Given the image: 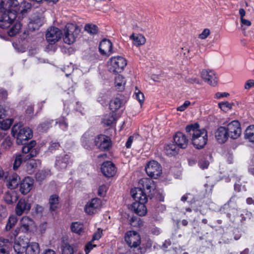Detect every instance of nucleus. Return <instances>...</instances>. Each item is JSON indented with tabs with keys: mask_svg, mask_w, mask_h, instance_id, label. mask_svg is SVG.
I'll use <instances>...</instances> for the list:
<instances>
[{
	"mask_svg": "<svg viewBox=\"0 0 254 254\" xmlns=\"http://www.w3.org/2000/svg\"><path fill=\"white\" fill-rule=\"evenodd\" d=\"M31 3L23 1L15 7L9 8L6 12L5 11L0 19V27L2 29L10 27L11 23L19 15V17H23L31 9Z\"/></svg>",
	"mask_w": 254,
	"mask_h": 254,
	"instance_id": "f257e3e1",
	"label": "nucleus"
},
{
	"mask_svg": "<svg viewBox=\"0 0 254 254\" xmlns=\"http://www.w3.org/2000/svg\"><path fill=\"white\" fill-rule=\"evenodd\" d=\"M186 131L195 148L201 149L204 147L208 139L206 129L199 128L198 124L194 123L188 125Z\"/></svg>",
	"mask_w": 254,
	"mask_h": 254,
	"instance_id": "f03ea898",
	"label": "nucleus"
},
{
	"mask_svg": "<svg viewBox=\"0 0 254 254\" xmlns=\"http://www.w3.org/2000/svg\"><path fill=\"white\" fill-rule=\"evenodd\" d=\"M11 134L16 138V142L18 144L24 145L26 141L33 136L32 131L29 127H23L20 124L13 126L11 129Z\"/></svg>",
	"mask_w": 254,
	"mask_h": 254,
	"instance_id": "7ed1b4c3",
	"label": "nucleus"
},
{
	"mask_svg": "<svg viewBox=\"0 0 254 254\" xmlns=\"http://www.w3.org/2000/svg\"><path fill=\"white\" fill-rule=\"evenodd\" d=\"M127 64V61L123 57H113L110 60L109 69L113 73H120L124 69Z\"/></svg>",
	"mask_w": 254,
	"mask_h": 254,
	"instance_id": "20e7f679",
	"label": "nucleus"
},
{
	"mask_svg": "<svg viewBox=\"0 0 254 254\" xmlns=\"http://www.w3.org/2000/svg\"><path fill=\"white\" fill-rule=\"evenodd\" d=\"M79 33V29L73 24H66L64 28V42L67 44H71L75 42Z\"/></svg>",
	"mask_w": 254,
	"mask_h": 254,
	"instance_id": "39448f33",
	"label": "nucleus"
},
{
	"mask_svg": "<svg viewBox=\"0 0 254 254\" xmlns=\"http://www.w3.org/2000/svg\"><path fill=\"white\" fill-rule=\"evenodd\" d=\"M34 224L33 220L28 217H23L20 221L19 227L11 232V239H14L20 233L28 232L30 228Z\"/></svg>",
	"mask_w": 254,
	"mask_h": 254,
	"instance_id": "423d86ee",
	"label": "nucleus"
},
{
	"mask_svg": "<svg viewBox=\"0 0 254 254\" xmlns=\"http://www.w3.org/2000/svg\"><path fill=\"white\" fill-rule=\"evenodd\" d=\"M146 174L150 177L157 179L162 174V167L154 160L149 161L145 167Z\"/></svg>",
	"mask_w": 254,
	"mask_h": 254,
	"instance_id": "0eeeda50",
	"label": "nucleus"
},
{
	"mask_svg": "<svg viewBox=\"0 0 254 254\" xmlns=\"http://www.w3.org/2000/svg\"><path fill=\"white\" fill-rule=\"evenodd\" d=\"M226 129L229 137L232 139L238 138L242 133L240 123L237 120H234L229 123Z\"/></svg>",
	"mask_w": 254,
	"mask_h": 254,
	"instance_id": "6e6552de",
	"label": "nucleus"
},
{
	"mask_svg": "<svg viewBox=\"0 0 254 254\" xmlns=\"http://www.w3.org/2000/svg\"><path fill=\"white\" fill-rule=\"evenodd\" d=\"M72 159L70 154H63L56 157L55 167L59 170H64L68 166L72 164Z\"/></svg>",
	"mask_w": 254,
	"mask_h": 254,
	"instance_id": "1a4fd4ad",
	"label": "nucleus"
},
{
	"mask_svg": "<svg viewBox=\"0 0 254 254\" xmlns=\"http://www.w3.org/2000/svg\"><path fill=\"white\" fill-rule=\"evenodd\" d=\"M96 146L102 151L108 150L111 147V138L104 134H99L94 138Z\"/></svg>",
	"mask_w": 254,
	"mask_h": 254,
	"instance_id": "9d476101",
	"label": "nucleus"
},
{
	"mask_svg": "<svg viewBox=\"0 0 254 254\" xmlns=\"http://www.w3.org/2000/svg\"><path fill=\"white\" fill-rule=\"evenodd\" d=\"M62 32L61 30L55 27L49 28L46 32V38L50 44H54L61 38Z\"/></svg>",
	"mask_w": 254,
	"mask_h": 254,
	"instance_id": "9b49d317",
	"label": "nucleus"
},
{
	"mask_svg": "<svg viewBox=\"0 0 254 254\" xmlns=\"http://www.w3.org/2000/svg\"><path fill=\"white\" fill-rule=\"evenodd\" d=\"M125 240L130 248H136L140 244V236L134 231L127 232L126 234Z\"/></svg>",
	"mask_w": 254,
	"mask_h": 254,
	"instance_id": "f8f14e48",
	"label": "nucleus"
},
{
	"mask_svg": "<svg viewBox=\"0 0 254 254\" xmlns=\"http://www.w3.org/2000/svg\"><path fill=\"white\" fill-rule=\"evenodd\" d=\"M36 144L35 140H31L29 143L24 145L22 148L23 153L27 154L25 158L30 159V158L36 156L39 153V149L38 148H34Z\"/></svg>",
	"mask_w": 254,
	"mask_h": 254,
	"instance_id": "ddd939ff",
	"label": "nucleus"
},
{
	"mask_svg": "<svg viewBox=\"0 0 254 254\" xmlns=\"http://www.w3.org/2000/svg\"><path fill=\"white\" fill-rule=\"evenodd\" d=\"M200 74L202 79L209 85L214 86L217 84V79L214 71L203 69L201 71Z\"/></svg>",
	"mask_w": 254,
	"mask_h": 254,
	"instance_id": "4468645a",
	"label": "nucleus"
},
{
	"mask_svg": "<svg viewBox=\"0 0 254 254\" xmlns=\"http://www.w3.org/2000/svg\"><path fill=\"white\" fill-rule=\"evenodd\" d=\"M29 244V240L27 238H21L19 237L15 240L13 245L14 251L18 254L25 252L27 244Z\"/></svg>",
	"mask_w": 254,
	"mask_h": 254,
	"instance_id": "2eb2a0df",
	"label": "nucleus"
},
{
	"mask_svg": "<svg viewBox=\"0 0 254 254\" xmlns=\"http://www.w3.org/2000/svg\"><path fill=\"white\" fill-rule=\"evenodd\" d=\"M103 174L107 177H111L115 175L116 168L115 165L111 161L104 162L101 168Z\"/></svg>",
	"mask_w": 254,
	"mask_h": 254,
	"instance_id": "dca6fc26",
	"label": "nucleus"
},
{
	"mask_svg": "<svg viewBox=\"0 0 254 254\" xmlns=\"http://www.w3.org/2000/svg\"><path fill=\"white\" fill-rule=\"evenodd\" d=\"M234 217L238 218L242 223L250 219L252 217V213L247 209H234L232 210Z\"/></svg>",
	"mask_w": 254,
	"mask_h": 254,
	"instance_id": "f3484780",
	"label": "nucleus"
},
{
	"mask_svg": "<svg viewBox=\"0 0 254 254\" xmlns=\"http://www.w3.org/2000/svg\"><path fill=\"white\" fill-rule=\"evenodd\" d=\"M101 204V202L99 198H93L86 204L84 210L88 214H94L96 211L97 209L100 207Z\"/></svg>",
	"mask_w": 254,
	"mask_h": 254,
	"instance_id": "a211bd4d",
	"label": "nucleus"
},
{
	"mask_svg": "<svg viewBox=\"0 0 254 254\" xmlns=\"http://www.w3.org/2000/svg\"><path fill=\"white\" fill-rule=\"evenodd\" d=\"M132 198L135 201L147 202V197L146 193L140 188H135L130 190Z\"/></svg>",
	"mask_w": 254,
	"mask_h": 254,
	"instance_id": "6ab92c4d",
	"label": "nucleus"
},
{
	"mask_svg": "<svg viewBox=\"0 0 254 254\" xmlns=\"http://www.w3.org/2000/svg\"><path fill=\"white\" fill-rule=\"evenodd\" d=\"M174 142L180 148H186L188 144V140L186 136L181 132H178L174 136Z\"/></svg>",
	"mask_w": 254,
	"mask_h": 254,
	"instance_id": "aec40b11",
	"label": "nucleus"
},
{
	"mask_svg": "<svg viewBox=\"0 0 254 254\" xmlns=\"http://www.w3.org/2000/svg\"><path fill=\"white\" fill-rule=\"evenodd\" d=\"M31 208V205L24 199H20L17 204L15 212L18 216L21 215L23 213H27Z\"/></svg>",
	"mask_w": 254,
	"mask_h": 254,
	"instance_id": "412c9836",
	"label": "nucleus"
},
{
	"mask_svg": "<svg viewBox=\"0 0 254 254\" xmlns=\"http://www.w3.org/2000/svg\"><path fill=\"white\" fill-rule=\"evenodd\" d=\"M34 180L31 177H25L20 185V191L22 194L28 193L32 189Z\"/></svg>",
	"mask_w": 254,
	"mask_h": 254,
	"instance_id": "4be33fe9",
	"label": "nucleus"
},
{
	"mask_svg": "<svg viewBox=\"0 0 254 254\" xmlns=\"http://www.w3.org/2000/svg\"><path fill=\"white\" fill-rule=\"evenodd\" d=\"M99 49L103 55H110L112 53V44L109 40L104 39L100 43Z\"/></svg>",
	"mask_w": 254,
	"mask_h": 254,
	"instance_id": "5701e85b",
	"label": "nucleus"
},
{
	"mask_svg": "<svg viewBox=\"0 0 254 254\" xmlns=\"http://www.w3.org/2000/svg\"><path fill=\"white\" fill-rule=\"evenodd\" d=\"M145 203L135 201L132 204L131 209L138 215L140 216H144L147 213V208L145 205Z\"/></svg>",
	"mask_w": 254,
	"mask_h": 254,
	"instance_id": "b1692460",
	"label": "nucleus"
},
{
	"mask_svg": "<svg viewBox=\"0 0 254 254\" xmlns=\"http://www.w3.org/2000/svg\"><path fill=\"white\" fill-rule=\"evenodd\" d=\"M215 136L219 143H225L229 137L226 127H218L215 132Z\"/></svg>",
	"mask_w": 254,
	"mask_h": 254,
	"instance_id": "393cba45",
	"label": "nucleus"
},
{
	"mask_svg": "<svg viewBox=\"0 0 254 254\" xmlns=\"http://www.w3.org/2000/svg\"><path fill=\"white\" fill-rule=\"evenodd\" d=\"M139 188L144 190L146 193L151 192L152 189H154V184L153 181L147 178H143L139 181Z\"/></svg>",
	"mask_w": 254,
	"mask_h": 254,
	"instance_id": "a878e982",
	"label": "nucleus"
},
{
	"mask_svg": "<svg viewBox=\"0 0 254 254\" xmlns=\"http://www.w3.org/2000/svg\"><path fill=\"white\" fill-rule=\"evenodd\" d=\"M18 4L17 0H2L0 3V13H4L9 8L15 7Z\"/></svg>",
	"mask_w": 254,
	"mask_h": 254,
	"instance_id": "bb28decb",
	"label": "nucleus"
},
{
	"mask_svg": "<svg viewBox=\"0 0 254 254\" xmlns=\"http://www.w3.org/2000/svg\"><path fill=\"white\" fill-rule=\"evenodd\" d=\"M93 136L90 132H86L81 137V142L84 148L89 149L93 146Z\"/></svg>",
	"mask_w": 254,
	"mask_h": 254,
	"instance_id": "cd10ccee",
	"label": "nucleus"
},
{
	"mask_svg": "<svg viewBox=\"0 0 254 254\" xmlns=\"http://www.w3.org/2000/svg\"><path fill=\"white\" fill-rule=\"evenodd\" d=\"M129 39L132 41V44L136 47L142 46L146 42L145 37L140 34L133 33L129 36Z\"/></svg>",
	"mask_w": 254,
	"mask_h": 254,
	"instance_id": "c85d7f7f",
	"label": "nucleus"
},
{
	"mask_svg": "<svg viewBox=\"0 0 254 254\" xmlns=\"http://www.w3.org/2000/svg\"><path fill=\"white\" fill-rule=\"evenodd\" d=\"M43 23V19L39 16H35L30 19L28 24L29 29L35 30L38 29Z\"/></svg>",
	"mask_w": 254,
	"mask_h": 254,
	"instance_id": "c756f323",
	"label": "nucleus"
},
{
	"mask_svg": "<svg viewBox=\"0 0 254 254\" xmlns=\"http://www.w3.org/2000/svg\"><path fill=\"white\" fill-rule=\"evenodd\" d=\"M7 186L11 190L16 188L20 182V177L16 174H13L10 176L7 181Z\"/></svg>",
	"mask_w": 254,
	"mask_h": 254,
	"instance_id": "7c9ffc66",
	"label": "nucleus"
},
{
	"mask_svg": "<svg viewBox=\"0 0 254 254\" xmlns=\"http://www.w3.org/2000/svg\"><path fill=\"white\" fill-rule=\"evenodd\" d=\"M178 148L175 144L170 143L165 146L164 150L167 155L175 156L178 153Z\"/></svg>",
	"mask_w": 254,
	"mask_h": 254,
	"instance_id": "2f4dec72",
	"label": "nucleus"
},
{
	"mask_svg": "<svg viewBox=\"0 0 254 254\" xmlns=\"http://www.w3.org/2000/svg\"><path fill=\"white\" fill-rule=\"evenodd\" d=\"M25 252L26 254H39L40 252L39 245L36 242L28 244Z\"/></svg>",
	"mask_w": 254,
	"mask_h": 254,
	"instance_id": "473e14b6",
	"label": "nucleus"
},
{
	"mask_svg": "<svg viewBox=\"0 0 254 254\" xmlns=\"http://www.w3.org/2000/svg\"><path fill=\"white\" fill-rule=\"evenodd\" d=\"M3 199L7 203L11 204L17 201L18 196L15 191L10 190L4 194Z\"/></svg>",
	"mask_w": 254,
	"mask_h": 254,
	"instance_id": "72a5a7b5",
	"label": "nucleus"
},
{
	"mask_svg": "<svg viewBox=\"0 0 254 254\" xmlns=\"http://www.w3.org/2000/svg\"><path fill=\"white\" fill-rule=\"evenodd\" d=\"M40 164L39 160H31L27 162L25 166V170L28 174H32L34 173L38 165Z\"/></svg>",
	"mask_w": 254,
	"mask_h": 254,
	"instance_id": "f704fd0d",
	"label": "nucleus"
},
{
	"mask_svg": "<svg viewBox=\"0 0 254 254\" xmlns=\"http://www.w3.org/2000/svg\"><path fill=\"white\" fill-rule=\"evenodd\" d=\"M14 20H15L13 21L10 25H12L11 27L7 31L8 35L11 37L14 36L18 33L21 28V23L18 21H16L14 22Z\"/></svg>",
	"mask_w": 254,
	"mask_h": 254,
	"instance_id": "c9c22d12",
	"label": "nucleus"
},
{
	"mask_svg": "<svg viewBox=\"0 0 254 254\" xmlns=\"http://www.w3.org/2000/svg\"><path fill=\"white\" fill-rule=\"evenodd\" d=\"M123 101L119 98H115L112 99L110 103V108L112 112H116L121 108Z\"/></svg>",
	"mask_w": 254,
	"mask_h": 254,
	"instance_id": "e433bc0d",
	"label": "nucleus"
},
{
	"mask_svg": "<svg viewBox=\"0 0 254 254\" xmlns=\"http://www.w3.org/2000/svg\"><path fill=\"white\" fill-rule=\"evenodd\" d=\"M59 196L56 194L52 195L49 198L50 210L52 211L56 210L59 205Z\"/></svg>",
	"mask_w": 254,
	"mask_h": 254,
	"instance_id": "4c0bfd02",
	"label": "nucleus"
},
{
	"mask_svg": "<svg viewBox=\"0 0 254 254\" xmlns=\"http://www.w3.org/2000/svg\"><path fill=\"white\" fill-rule=\"evenodd\" d=\"M70 228L72 232L79 235L81 234L84 232L83 224L78 222L72 223Z\"/></svg>",
	"mask_w": 254,
	"mask_h": 254,
	"instance_id": "58836bf2",
	"label": "nucleus"
},
{
	"mask_svg": "<svg viewBox=\"0 0 254 254\" xmlns=\"http://www.w3.org/2000/svg\"><path fill=\"white\" fill-rule=\"evenodd\" d=\"M115 121V119L114 115L112 113H110L104 116L103 117L102 123L104 126H110Z\"/></svg>",
	"mask_w": 254,
	"mask_h": 254,
	"instance_id": "ea45409f",
	"label": "nucleus"
},
{
	"mask_svg": "<svg viewBox=\"0 0 254 254\" xmlns=\"http://www.w3.org/2000/svg\"><path fill=\"white\" fill-rule=\"evenodd\" d=\"M245 136L250 141L254 142V125L250 126L247 128Z\"/></svg>",
	"mask_w": 254,
	"mask_h": 254,
	"instance_id": "a19ab883",
	"label": "nucleus"
},
{
	"mask_svg": "<svg viewBox=\"0 0 254 254\" xmlns=\"http://www.w3.org/2000/svg\"><path fill=\"white\" fill-rule=\"evenodd\" d=\"M84 30L91 35H95L98 33V27L93 24H87L85 25Z\"/></svg>",
	"mask_w": 254,
	"mask_h": 254,
	"instance_id": "79ce46f5",
	"label": "nucleus"
},
{
	"mask_svg": "<svg viewBox=\"0 0 254 254\" xmlns=\"http://www.w3.org/2000/svg\"><path fill=\"white\" fill-rule=\"evenodd\" d=\"M49 170H41L36 174V179L37 181L42 182L50 174Z\"/></svg>",
	"mask_w": 254,
	"mask_h": 254,
	"instance_id": "37998d69",
	"label": "nucleus"
},
{
	"mask_svg": "<svg viewBox=\"0 0 254 254\" xmlns=\"http://www.w3.org/2000/svg\"><path fill=\"white\" fill-rule=\"evenodd\" d=\"M8 240L3 238L0 239V254H9L7 246L5 244Z\"/></svg>",
	"mask_w": 254,
	"mask_h": 254,
	"instance_id": "c03bdc74",
	"label": "nucleus"
},
{
	"mask_svg": "<svg viewBox=\"0 0 254 254\" xmlns=\"http://www.w3.org/2000/svg\"><path fill=\"white\" fill-rule=\"evenodd\" d=\"M73 247L67 243H64L62 246V254H73Z\"/></svg>",
	"mask_w": 254,
	"mask_h": 254,
	"instance_id": "a18cd8bd",
	"label": "nucleus"
},
{
	"mask_svg": "<svg viewBox=\"0 0 254 254\" xmlns=\"http://www.w3.org/2000/svg\"><path fill=\"white\" fill-rule=\"evenodd\" d=\"M53 120H47L43 123L40 124L38 127L39 131H45L48 130L51 127Z\"/></svg>",
	"mask_w": 254,
	"mask_h": 254,
	"instance_id": "49530a36",
	"label": "nucleus"
},
{
	"mask_svg": "<svg viewBox=\"0 0 254 254\" xmlns=\"http://www.w3.org/2000/svg\"><path fill=\"white\" fill-rule=\"evenodd\" d=\"M13 119H7L6 120H3L2 121H0V128L2 129L6 130L8 129L13 123Z\"/></svg>",
	"mask_w": 254,
	"mask_h": 254,
	"instance_id": "de8ad7c7",
	"label": "nucleus"
},
{
	"mask_svg": "<svg viewBox=\"0 0 254 254\" xmlns=\"http://www.w3.org/2000/svg\"><path fill=\"white\" fill-rule=\"evenodd\" d=\"M56 124H59L60 127L63 130H65L67 128L68 124L66 122V119L64 117H61L56 120Z\"/></svg>",
	"mask_w": 254,
	"mask_h": 254,
	"instance_id": "09e8293b",
	"label": "nucleus"
},
{
	"mask_svg": "<svg viewBox=\"0 0 254 254\" xmlns=\"http://www.w3.org/2000/svg\"><path fill=\"white\" fill-rule=\"evenodd\" d=\"M17 221V218L14 216H11L9 217L7 223L5 226L7 231L10 230L14 226Z\"/></svg>",
	"mask_w": 254,
	"mask_h": 254,
	"instance_id": "8fccbe9b",
	"label": "nucleus"
},
{
	"mask_svg": "<svg viewBox=\"0 0 254 254\" xmlns=\"http://www.w3.org/2000/svg\"><path fill=\"white\" fill-rule=\"evenodd\" d=\"M23 157L24 156H22L21 154L16 155L15 156L13 166V170H16L21 165L22 162V159Z\"/></svg>",
	"mask_w": 254,
	"mask_h": 254,
	"instance_id": "3c124183",
	"label": "nucleus"
},
{
	"mask_svg": "<svg viewBox=\"0 0 254 254\" xmlns=\"http://www.w3.org/2000/svg\"><path fill=\"white\" fill-rule=\"evenodd\" d=\"M134 96L135 98L139 102L140 105H142L144 101V94L137 87L135 88Z\"/></svg>",
	"mask_w": 254,
	"mask_h": 254,
	"instance_id": "603ef678",
	"label": "nucleus"
},
{
	"mask_svg": "<svg viewBox=\"0 0 254 254\" xmlns=\"http://www.w3.org/2000/svg\"><path fill=\"white\" fill-rule=\"evenodd\" d=\"M209 163L205 157L200 158L198 163V165L202 169H206L209 166Z\"/></svg>",
	"mask_w": 254,
	"mask_h": 254,
	"instance_id": "864d4df0",
	"label": "nucleus"
},
{
	"mask_svg": "<svg viewBox=\"0 0 254 254\" xmlns=\"http://www.w3.org/2000/svg\"><path fill=\"white\" fill-rule=\"evenodd\" d=\"M12 142L10 137H6L4 139L1 144V147L5 149H9L11 146Z\"/></svg>",
	"mask_w": 254,
	"mask_h": 254,
	"instance_id": "5fc2aeb1",
	"label": "nucleus"
},
{
	"mask_svg": "<svg viewBox=\"0 0 254 254\" xmlns=\"http://www.w3.org/2000/svg\"><path fill=\"white\" fill-rule=\"evenodd\" d=\"M129 222L130 224L134 227L138 226L142 223L140 219L136 216L132 217L129 220Z\"/></svg>",
	"mask_w": 254,
	"mask_h": 254,
	"instance_id": "6e6d98bb",
	"label": "nucleus"
},
{
	"mask_svg": "<svg viewBox=\"0 0 254 254\" xmlns=\"http://www.w3.org/2000/svg\"><path fill=\"white\" fill-rule=\"evenodd\" d=\"M186 82L187 83H190V84H201V81L199 80V79L195 76H193L191 77H188L186 78Z\"/></svg>",
	"mask_w": 254,
	"mask_h": 254,
	"instance_id": "4d7b16f0",
	"label": "nucleus"
},
{
	"mask_svg": "<svg viewBox=\"0 0 254 254\" xmlns=\"http://www.w3.org/2000/svg\"><path fill=\"white\" fill-rule=\"evenodd\" d=\"M218 105L222 110L225 112L230 110L232 107L231 104L227 102L220 103Z\"/></svg>",
	"mask_w": 254,
	"mask_h": 254,
	"instance_id": "13d9d810",
	"label": "nucleus"
},
{
	"mask_svg": "<svg viewBox=\"0 0 254 254\" xmlns=\"http://www.w3.org/2000/svg\"><path fill=\"white\" fill-rule=\"evenodd\" d=\"M60 147V144L57 142H51L48 148V151L53 153L56 150L58 149Z\"/></svg>",
	"mask_w": 254,
	"mask_h": 254,
	"instance_id": "bf43d9fd",
	"label": "nucleus"
},
{
	"mask_svg": "<svg viewBox=\"0 0 254 254\" xmlns=\"http://www.w3.org/2000/svg\"><path fill=\"white\" fill-rule=\"evenodd\" d=\"M181 200L182 201H188L191 204L195 202L194 200H192V195L190 193H186L181 197Z\"/></svg>",
	"mask_w": 254,
	"mask_h": 254,
	"instance_id": "052dcab7",
	"label": "nucleus"
},
{
	"mask_svg": "<svg viewBox=\"0 0 254 254\" xmlns=\"http://www.w3.org/2000/svg\"><path fill=\"white\" fill-rule=\"evenodd\" d=\"M190 105V101H188V100H187L183 104H182V105L179 106L177 108V110L178 111H180V112H183L185 110H186L187 109V108Z\"/></svg>",
	"mask_w": 254,
	"mask_h": 254,
	"instance_id": "680f3d73",
	"label": "nucleus"
},
{
	"mask_svg": "<svg viewBox=\"0 0 254 254\" xmlns=\"http://www.w3.org/2000/svg\"><path fill=\"white\" fill-rule=\"evenodd\" d=\"M107 187L106 185H102L99 187L98 190V194L100 196H103L105 195L107 191Z\"/></svg>",
	"mask_w": 254,
	"mask_h": 254,
	"instance_id": "e2e57ef3",
	"label": "nucleus"
},
{
	"mask_svg": "<svg viewBox=\"0 0 254 254\" xmlns=\"http://www.w3.org/2000/svg\"><path fill=\"white\" fill-rule=\"evenodd\" d=\"M92 241H90L88 242L85 247V252L86 254H88L91 250L93 249V248L96 247V245H93L92 243Z\"/></svg>",
	"mask_w": 254,
	"mask_h": 254,
	"instance_id": "0e129e2a",
	"label": "nucleus"
},
{
	"mask_svg": "<svg viewBox=\"0 0 254 254\" xmlns=\"http://www.w3.org/2000/svg\"><path fill=\"white\" fill-rule=\"evenodd\" d=\"M102 230L101 229H98L97 231L94 234L93 236L92 241L100 239L102 236Z\"/></svg>",
	"mask_w": 254,
	"mask_h": 254,
	"instance_id": "69168bd1",
	"label": "nucleus"
},
{
	"mask_svg": "<svg viewBox=\"0 0 254 254\" xmlns=\"http://www.w3.org/2000/svg\"><path fill=\"white\" fill-rule=\"evenodd\" d=\"M210 34V30L208 29H204L202 32L199 35V38L200 39H205Z\"/></svg>",
	"mask_w": 254,
	"mask_h": 254,
	"instance_id": "338daca9",
	"label": "nucleus"
},
{
	"mask_svg": "<svg viewBox=\"0 0 254 254\" xmlns=\"http://www.w3.org/2000/svg\"><path fill=\"white\" fill-rule=\"evenodd\" d=\"M115 83L117 86H121L125 84L124 81V78L121 76L118 75L115 79Z\"/></svg>",
	"mask_w": 254,
	"mask_h": 254,
	"instance_id": "774afa93",
	"label": "nucleus"
}]
</instances>
